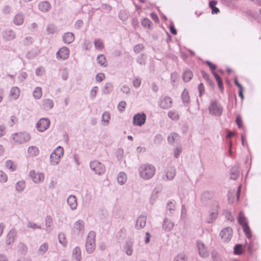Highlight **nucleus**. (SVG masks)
<instances>
[{
    "label": "nucleus",
    "instance_id": "7ed1b4c3",
    "mask_svg": "<svg viewBox=\"0 0 261 261\" xmlns=\"http://www.w3.org/2000/svg\"><path fill=\"white\" fill-rule=\"evenodd\" d=\"M63 154V148L60 146H58L50 155V164L53 166L58 165Z\"/></svg>",
    "mask_w": 261,
    "mask_h": 261
},
{
    "label": "nucleus",
    "instance_id": "b1692460",
    "mask_svg": "<svg viewBox=\"0 0 261 261\" xmlns=\"http://www.w3.org/2000/svg\"><path fill=\"white\" fill-rule=\"evenodd\" d=\"M63 41L65 44H70L74 40V35L72 33L67 32L64 33L62 36Z\"/></svg>",
    "mask_w": 261,
    "mask_h": 261
},
{
    "label": "nucleus",
    "instance_id": "0eeeda50",
    "mask_svg": "<svg viewBox=\"0 0 261 261\" xmlns=\"http://www.w3.org/2000/svg\"><path fill=\"white\" fill-rule=\"evenodd\" d=\"M90 166L91 169L98 175L103 174L106 171L105 165L97 160L91 162Z\"/></svg>",
    "mask_w": 261,
    "mask_h": 261
},
{
    "label": "nucleus",
    "instance_id": "ddd939ff",
    "mask_svg": "<svg viewBox=\"0 0 261 261\" xmlns=\"http://www.w3.org/2000/svg\"><path fill=\"white\" fill-rule=\"evenodd\" d=\"M70 50L67 47H62L56 53V57L58 59L65 60L69 56Z\"/></svg>",
    "mask_w": 261,
    "mask_h": 261
},
{
    "label": "nucleus",
    "instance_id": "58836bf2",
    "mask_svg": "<svg viewBox=\"0 0 261 261\" xmlns=\"http://www.w3.org/2000/svg\"><path fill=\"white\" fill-rule=\"evenodd\" d=\"M6 167L10 171H14L17 169V165L11 160H7L5 163Z\"/></svg>",
    "mask_w": 261,
    "mask_h": 261
},
{
    "label": "nucleus",
    "instance_id": "aec40b11",
    "mask_svg": "<svg viewBox=\"0 0 261 261\" xmlns=\"http://www.w3.org/2000/svg\"><path fill=\"white\" fill-rule=\"evenodd\" d=\"M67 202L72 211L77 208V203L75 196L73 195H69L67 199Z\"/></svg>",
    "mask_w": 261,
    "mask_h": 261
},
{
    "label": "nucleus",
    "instance_id": "4468645a",
    "mask_svg": "<svg viewBox=\"0 0 261 261\" xmlns=\"http://www.w3.org/2000/svg\"><path fill=\"white\" fill-rule=\"evenodd\" d=\"M147 217L145 214H142L138 217L136 221L135 228L137 230L143 228L146 223Z\"/></svg>",
    "mask_w": 261,
    "mask_h": 261
},
{
    "label": "nucleus",
    "instance_id": "423d86ee",
    "mask_svg": "<svg viewBox=\"0 0 261 261\" xmlns=\"http://www.w3.org/2000/svg\"><path fill=\"white\" fill-rule=\"evenodd\" d=\"M208 110L211 114L216 116H219L222 113L223 107L216 100H212L208 107Z\"/></svg>",
    "mask_w": 261,
    "mask_h": 261
},
{
    "label": "nucleus",
    "instance_id": "052dcab7",
    "mask_svg": "<svg viewBox=\"0 0 261 261\" xmlns=\"http://www.w3.org/2000/svg\"><path fill=\"white\" fill-rule=\"evenodd\" d=\"M27 227L29 228H32L33 229H41V226L38 225L37 224L31 222L29 221L27 224Z\"/></svg>",
    "mask_w": 261,
    "mask_h": 261
},
{
    "label": "nucleus",
    "instance_id": "ea45409f",
    "mask_svg": "<svg viewBox=\"0 0 261 261\" xmlns=\"http://www.w3.org/2000/svg\"><path fill=\"white\" fill-rule=\"evenodd\" d=\"M39 152L37 147L34 146H30L28 149V153L32 156H36Z\"/></svg>",
    "mask_w": 261,
    "mask_h": 261
},
{
    "label": "nucleus",
    "instance_id": "3c124183",
    "mask_svg": "<svg viewBox=\"0 0 261 261\" xmlns=\"http://www.w3.org/2000/svg\"><path fill=\"white\" fill-rule=\"evenodd\" d=\"M234 253L237 255H240L243 253V246L242 244H238L234 247Z\"/></svg>",
    "mask_w": 261,
    "mask_h": 261
},
{
    "label": "nucleus",
    "instance_id": "338daca9",
    "mask_svg": "<svg viewBox=\"0 0 261 261\" xmlns=\"http://www.w3.org/2000/svg\"><path fill=\"white\" fill-rule=\"evenodd\" d=\"M141 80L139 77H135L133 81V84L134 87L137 88L140 86Z\"/></svg>",
    "mask_w": 261,
    "mask_h": 261
},
{
    "label": "nucleus",
    "instance_id": "39448f33",
    "mask_svg": "<svg viewBox=\"0 0 261 261\" xmlns=\"http://www.w3.org/2000/svg\"><path fill=\"white\" fill-rule=\"evenodd\" d=\"M238 219L239 224L242 226L243 228V231L245 233L246 237L248 239H251L252 237V234L250 231V229L248 224L246 218L242 212H240L239 213Z\"/></svg>",
    "mask_w": 261,
    "mask_h": 261
},
{
    "label": "nucleus",
    "instance_id": "bb28decb",
    "mask_svg": "<svg viewBox=\"0 0 261 261\" xmlns=\"http://www.w3.org/2000/svg\"><path fill=\"white\" fill-rule=\"evenodd\" d=\"M20 93V89L18 87H13L10 91V96L13 99L16 100L18 98Z\"/></svg>",
    "mask_w": 261,
    "mask_h": 261
},
{
    "label": "nucleus",
    "instance_id": "49530a36",
    "mask_svg": "<svg viewBox=\"0 0 261 261\" xmlns=\"http://www.w3.org/2000/svg\"><path fill=\"white\" fill-rule=\"evenodd\" d=\"M42 89L40 87H37L35 88L33 91V96L36 99H39L42 96Z\"/></svg>",
    "mask_w": 261,
    "mask_h": 261
},
{
    "label": "nucleus",
    "instance_id": "72a5a7b5",
    "mask_svg": "<svg viewBox=\"0 0 261 261\" xmlns=\"http://www.w3.org/2000/svg\"><path fill=\"white\" fill-rule=\"evenodd\" d=\"M27 251V246L23 243H20L18 245V253L20 254H25Z\"/></svg>",
    "mask_w": 261,
    "mask_h": 261
},
{
    "label": "nucleus",
    "instance_id": "6e6552de",
    "mask_svg": "<svg viewBox=\"0 0 261 261\" xmlns=\"http://www.w3.org/2000/svg\"><path fill=\"white\" fill-rule=\"evenodd\" d=\"M158 105L163 109H169L172 107V99L169 96H162L159 100Z\"/></svg>",
    "mask_w": 261,
    "mask_h": 261
},
{
    "label": "nucleus",
    "instance_id": "09e8293b",
    "mask_svg": "<svg viewBox=\"0 0 261 261\" xmlns=\"http://www.w3.org/2000/svg\"><path fill=\"white\" fill-rule=\"evenodd\" d=\"M58 239L59 243L63 246L66 245L67 242L65 238V234L63 232H60L58 234Z\"/></svg>",
    "mask_w": 261,
    "mask_h": 261
},
{
    "label": "nucleus",
    "instance_id": "774afa93",
    "mask_svg": "<svg viewBox=\"0 0 261 261\" xmlns=\"http://www.w3.org/2000/svg\"><path fill=\"white\" fill-rule=\"evenodd\" d=\"M144 48V45L142 44H138L136 45L134 47V51L136 53H139Z\"/></svg>",
    "mask_w": 261,
    "mask_h": 261
},
{
    "label": "nucleus",
    "instance_id": "f8f14e48",
    "mask_svg": "<svg viewBox=\"0 0 261 261\" xmlns=\"http://www.w3.org/2000/svg\"><path fill=\"white\" fill-rule=\"evenodd\" d=\"M146 119V116L145 113H138L135 115L133 117V124L141 126L145 123Z\"/></svg>",
    "mask_w": 261,
    "mask_h": 261
},
{
    "label": "nucleus",
    "instance_id": "393cba45",
    "mask_svg": "<svg viewBox=\"0 0 261 261\" xmlns=\"http://www.w3.org/2000/svg\"><path fill=\"white\" fill-rule=\"evenodd\" d=\"M133 242L132 241H127L125 243L124 249L125 253L130 256L133 253Z\"/></svg>",
    "mask_w": 261,
    "mask_h": 261
},
{
    "label": "nucleus",
    "instance_id": "4be33fe9",
    "mask_svg": "<svg viewBox=\"0 0 261 261\" xmlns=\"http://www.w3.org/2000/svg\"><path fill=\"white\" fill-rule=\"evenodd\" d=\"M174 227V223L168 218H165L164 220L162 227L163 229L167 232H170Z\"/></svg>",
    "mask_w": 261,
    "mask_h": 261
},
{
    "label": "nucleus",
    "instance_id": "4c0bfd02",
    "mask_svg": "<svg viewBox=\"0 0 261 261\" xmlns=\"http://www.w3.org/2000/svg\"><path fill=\"white\" fill-rule=\"evenodd\" d=\"M193 77V73L190 70H185L183 73L182 79L185 82H189Z\"/></svg>",
    "mask_w": 261,
    "mask_h": 261
},
{
    "label": "nucleus",
    "instance_id": "2eb2a0df",
    "mask_svg": "<svg viewBox=\"0 0 261 261\" xmlns=\"http://www.w3.org/2000/svg\"><path fill=\"white\" fill-rule=\"evenodd\" d=\"M197 246L198 249L199 255L203 258H206L208 256L209 252L205 245L201 241L197 242Z\"/></svg>",
    "mask_w": 261,
    "mask_h": 261
},
{
    "label": "nucleus",
    "instance_id": "13d9d810",
    "mask_svg": "<svg viewBox=\"0 0 261 261\" xmlns=\"http://www.w3.org/2000/svg\"><path fill=\"white\" fill-rule=\"evenodd\" d=\"M8 180V176L5 172L2 170H0V182L5 183Z\"/></svg>",
    "mask_w": 261,
    "mask_h": 261
},
{
    "label": "nucleus",
    "instance_id": "37998d69",
    "mask_svg": "<svg viewBox=\"0 0 261 261\" xmlns=\"http://www.w3.org/2000/svg\"><path fill=\"white\" fill-rule=\"evenodd\" d=\"M45 229L46 231L50 230V226L53 224V218L51 216L47 215L45 217Z\"/></svg>",
    "mask_w": 261,
    "mask_h": 261
},
{
    "label": "nucleus",
    "instance_id": "c9c22d12",
    "mask_svg": "<svg viewBox=\"0 0 261 261\" xmlns=\"http://www.w3.org/2000/svg\"><path fill=\"white\" fill-rule=\"evenodd\" d=\"M96 60L97 63L100 66L103 67H106L107 66V64L106 63V58L105 55L102 54L98 55Z\"/></svg>",
    "mask_w": 261,
    "mask_h": 261
},
{
    "label": "nucleus",
    "instance_id": "c03bdc74",
    "mask_svg": "<svg viewBox=\"0 0 261 261\" xmlns=\"http://www.w3.org/2000/svg\"><path fill=\"white\" fill-rule=\"evenodd\" d=\"M213 74L217 82L219 89L222 90L223 89V84L221 77L215 71H213Z\"/></svg>",
    "mask_w": 261,
    "mask_h": 261
},
{
    "label": "nucleus",
    "instance_id": "f3484780",
    "mask_svg": "<svg viewBox=\"0 0 261 261\" xmlns=\"http://www.w3.org/2000/svg\"><path fill=\"white\" fill-rule=\"evenodd\" d=\"M30 176L31 177L33 181L35 183L42 181L44 178V174L43 173H36L34 170H31L30 172Z\"/></svg>",
    "mask_w": 261,
    "mask_h": 261
},
{
    "label": "nucleus",
    "instance_id": "69168bd1",
    "mask_svg": "<svg viewBox=\"0 0 261 261\" xmlns=\"http://www.w3.org/2000/svg\"><path fill=\"white\" fill-rule=\"evenodd\" d=\"M126 103L124 101H121L118 105V109L119 111L121 112H122L124 111L125 107H126Z\"/></svg>",
    "mask_w": 261,
    "mask_h": 261
},
{
    "label": "nucleus",
    "instance_id": "2f4dec72",
    "mask_svg": "<svg viewBox=\"0 0 261 261\" xmlns=\"http://www.w3.org/2000/svg\"><path fill=\"white\" fill-rule=\"evenodd\" d=\"M25 188V182L23 180L17 181L15 185V190L19 193L22 192Z\"/></svg>",
    "mask_w": 261,
    "mask_h": 261
},
{
    "label": "nucleus",
    "instance_id": "dca6fc26",
    "mask_svg": "<svg viewBox=\"0 0 261 261\" xmlns=\"http://www.w3.org/2000/svg\"><path fill=\"white\" fill-rule=\"evenodd\" d=\"M73 230L77 234H83L85 230L84 221L82 220L76 221L74 224Z\"/></svg>",
    "mask_w": 261,
    "mask_h": 261
},
{
    "label": "nucleus",
    "instance_id": "f03ea898",
    "mask_svg": "<svg viewBox=\"0 0 261 261\" xmlns=\"http://www.w3.org/2000/svg\"><path fill=\"white\" fill-rule=\"evenodd\" d=\"M95 232L93 231H90L87 237L85 248L87 252L89 254L93 253L95 250Z\"/></svg>",
    "mask_w": 261,
    "mask_h": 261
},
{
    "label": "nucleus",
    "instance_id": "a878e982",
    "mask_svg": "<svg viewBox=\"0 0 261 261\" xmlns=\"http://www.w3.org/2000/svg\"><path fill=\"white\" fill-rule=\"evenodd\" d=\"M213 196V193L210 191L203 192L200 197V200L203 203H206L211 199Z\"/></svg>",
    "mask_w": 261,
    "mask_h": 261
},
{
    "label": "nucleus",
    "instance_id": "f257e3e1",
    "mask_svg": "<svg viewBox=\"0 0 261 261\" xmlns=\"http://www.w3.org/2000/svg\"><path fill=\"white\" fill-rule=\"evenodd\" d=\"M139 172L142 178L145 179H149L154 175L155 168L151 164H143L139 167Z\"/></svg>",
    "mask_w": 261,
    "mask_h": 261
},
{
    "label": "nucleus",
    "instance_id": "a19ab883",
    "mask_svg": "<svg viewBox=\"0 0 261 261\" xmlns=\"http://www.w3.org/2000/svg\"><path fill=\"white\" fill-rule=\"evenodd\" d=\"M110 119V114L108 112H105L102 115V122L103 125H107Z\"/></svg>",
    "mask_w": 261,
    "mask_h": 261
},
{
    "label": "nucleus",
    "instance_id": "473e14b6",
    "mask_svg": "<svg viewBox=\"0 0 261 261\" xmlns=\"http://www.w3.org/2000/svg\"><path fill=\"white\" fill-rule=\"evenodd\" d=\"M168 116L173 121H177L179 119L178 113L175 110L169 111L168 113Z\"/></svg>",
    "mask_w": 261,
    "mask_h": 261
},
{
    "label": "nucleus",
    "instance_id": "cd10ccee",
    "mask_svg": "<svg viewBox=\"0 0 261 261\" xmlns=\"http://www.w3.org/2000/svg\"><path fill=\"white\" fill-rule=\"evenodd\" d=\"M54 103L50 99H45L42 101L43 108L45 110H49L53 108Z\"/></svg>",
    "mask_w": 261,
    "mask_h": 261
},
{
    "label": "nucleus",
    "instance_id": "680f3d73",
    "mask_svg": "<svg viewBox=\"0 0 261 261\" xmlns=\"http://www.w3.org/2000/svg\"><path fill=\"white\" fill-rule=\"evenodd\" d=\"M61 77L62 79L64 81L67 80L68 77V71L67 68H64L62 69L61 72Z\"/></svg>",
    "mask_w": 261,
    "mask_h": 261
},
{
    "label": "nucleus",
    "instance_id": "c85d7f7f",
    "mask_svg": "<svg viewBox=\"0 0 261 261\" xmlns=\"http://www.w3.org/2000/svg\"><path fill=\"white\" fill-rule=\"evenodd\" d=\"M239 166L238 165H235L230 170V178L232 179L236 180L239 175Z\"/></svg>",
    "mask_w": 261,
    "mask_h": 261
},
{
    "label": "nucleus",
    "instance_id": "412c9836",
    "mask_svg": "<svg viewBox=\"0 0 261 261\" xmlns=\"http://www.w3.org/2000/svg\"><path fill=\"white\" fill-rule=\"evenodd\" d=\"M176 174V169L173 167H169L167 169L166 176L163 177L165 180H172Z\"/></svg>",
    "mask_w": 261,
    "mask_h": 261
},
{
    "label": "nucleus",
    "instance_id": "8fccbe9b",
    "mask_svg": "<svg viewBox=\"0 0 261 261\" xmlns=\"http://www.w3.org/2000/svg\"><path fill=\"white\" fill-rule=\"evenodd\" d=\"M48 248V244L44 243L40 246L38 251L41 255H43L47 251Z\"/></svg>",
    "mask_w": 261,
    "mask_h": 261
},
{
    "label": "nucleus",
    "instance_id": "a18cd8bd",
    "mask_svg": "<svg viewBox=\"0 0 261 261\" xmlns=\"http://www.w3.org/2000/svg\"><path fill=\"white\" fill-rule=\"evenodd\" d=\"M181 99L184 103H188L190 100L189 92L186 89H184L181 94Z\"/></svg>",
    "mask_w": 261,
    "mask_h": 261
},
{
    "label": "nucleus",
    "instance_id": "5fc2aeb1",
    "mask_svg": "<svg viewBox=\"0 0 261 261\" xmlns=\"http://www.w3.org/2000/svg\"><path fill=\"white\" fill-rule=\"evenodd\" d=\"M141 24L144 27L147 29H150L152 23L149 19L144 18L142 20Z\"/></svg>",
    "mask_w": 261,
    "mask_h": 261
},
{
    "label": "nucleus",
    "instance_id": "bf43d9fd",
    "mask_svg": "<svg viewBox=\"0 0 261 261\" xmlns=\"http://www.w3.org/2000/svg\"><path fill=\"white\" fill-rule=\"evenodd\" d=\"M33 42V38L30 36L25 37L22 43L24 45H30Z\"/></svg>",
    "mask_w": 261,
    "mask_h": 261
},
{
    "label": "nucleus",
    "instance_id": "1a4fd4ad",
    "mask_svg": "<svg viewBox=\"0 0 261 261\" xmlns=\"http://www.w3.org/2000/svg\"><path fill=\"white\" fill-rule=\"evenodd\" d=\"M219 205L217 201H214L213 203V208L210 211V217L206 219V222L207 223H212L217 218L218 209Z\"/></svg>",
    "mask_w": 261,
    "mask_h": 261
},
{
    "label": "nucleus",
    "instance_id": "6ab92c4d",
    "mask_svg": "<svg viewBox=\"0 0 261 261\" xmlns=\"http://www.w3.org/2000/svg\"><path fill=\"white\" fill-rule=\"evenodd\" d=\"M17 230L14 228H12L9 231L7 236L6 241V244L7 245H10L14 242L15 239L17 236Z\"/></svg>",
    "mask_w": 261,
    "mask_h": 261
},
{
    "label": "nucleus",
    "instance_id": "6e6d98bb",
    "mask_svg": "<svg viewBox=\"0 0 261 261\" xmlns=\"http://www.w3.org/2000/svg\"><path fill=\"white\" fill-rule=\"evenodd\" d=\"M137 62L140 65H144L146 64V56L144 54L138 56Z\"/></svg>",
    "mask_w": 261,
    "mask_h": 261
},
{
    "label": "nucleus",
    "instance_id": "e2e57ef3",
    "mask_svg": "<svg viewBox=\"0 0 261 261\" xmlns=\"http://www.w3.org/2000/svg\"><path fill=\"white\" fill-rule=\"evenodd\" d=\"M174 261H187L184 254H179L174 258Z\"/></svg>",
    "mask_w": 261,
    "mask_h": 261
},
{
    "label": "nucleus",
    "instance_id": "9d476101",
    "mask_svg": "<svg viewBox=\"0 0 261 261\" xmlns=\"http://www.w3.org/2000/svg\"><path fill=\"white\" fill-rule=\"evenodd\" d=\"M219 235L224 242H228L232 237V229L230 227H225L220 232Z\"/></svg>",
    "mask_w": 261,
    "mask_h": 261
},
{
    "label": "nucleus",
    "instance_id": "de8ad7c7",
    "mask_svg": "<svg viewBox=\"0 0 261 261\" xmlns=\"http://www.w3.org/2000/svg\"><path fill=\"white\" fill-rule=\"evenodd\" d=\"M94 46L96 49L98 50H102L103 47V43L101 39H96L94 40Z\"/></svg>",
    "mask_w": 261,
    "mask_h": 261
},
{
    "label": "nucleus",
    "instance_id": "20e7f679",
    "mask_svg": "<svg viewBox=\"0 0 261 261\" xmlns=\"http://www.w3.org/2000/svg\"><path fill=\"white\" fill-rule=\"evenodd\" d=\"M31 138L30 134L26 132L16 133L11 135L12 139L15 143L19 144L28 142Z\"/></svg>",
    "mask_w": 261,
    "mask_h": 261
},
{
    "label": "nucleus",
    "instance_id": "0e129e2a",
    "mask_svg": "<svg viewBox=\"0 0 261 261\" xmlns=\"http://www.w3.org/2000/svg\"><path fill=\"white\" fill-rule=\"evenodd\" d=\"M223 213H224V215H225V218L227 220L230 221H232L233 220V218L230 212H229L227 210H225Z\"/></svg>",
    "mask_w": 261,
    "mask_h": 261
},
{
    "label": "nucleus",
    "instance_id": "79ce46f5",
    "mask_svg": "<svg viewBox=\"0 0 261 261\" xmlns=\"http://www.w3.org/2000/svg\"><path fill=\"white\" fill-rule=\"evenodd\" d=\"M175 203L174 201H169L166 206V210L169 212V215L172 214L175 210Z\"/></svg>",
    "mask_w": 261,
    "mask_h": 261
},
{
    "label": "nucleus",
    "instance_id": "9b49d317",
    "mask_svg": "<svg viewBox=\"0 0 261 261\" xmlns=\"http://www.w3.org/2000/svg\"><path fill=\"white\" fill-rule=\"evenodd\" d=\"M50 125V120L48 118H41L37 123L36 127L38 131L43 132Z\"/></svg>",
    "mask_w": 261,
    "mask_h": 261
},
{
    "label": "nucleus",
    "instance_id": "603ef678",
    "mask_svg": "<svg viewBox=\"0 0 261 261\" xmlns=\"http://www.w3.org/2000/svg\"><path fill=\"white\" fill-rule=\"evenodd\" d=\"M46 31L48 34H53L57 31L56 27L53 24H49L47 25Z\"/></svg>",
    "mask_w": 261,
    "mask_h": 261
},
{
    "label": "nucleus",
    "instance_id": "5701e85b",
    "mask_svg": "<svg viewBox=\"0 0 261 261\" xmlns=\"http://www.w3.org/2000/svg\"><path fill=\"white\" fill-rule=\"evenodd\" d=\"M39 10L43 12H47L51 9V5L48 1H42L38 4Z\"/></svg>",
    "mask_w": 261,
    "mask_h": 261
},
{
    "label": "nucleus",
    "instance_id": "c756f323",
    "mask_svg": "<svg viewBox=\"0 0 261 261\" xmlns=\"http://www.w3.org/2000/svg\"><path fill=\"white\" fill-rule=\"evenodd\" d=\"M72 257L76 261H80L81 260V250L79 247H76L73 249L72 253Z\"/></svg>",
    "mask_w": 261,
    "mask_h": 261
},
{
    "label": "nucleus",
    "instance_id": "a211bd4d",
    "mask_svg": "<svg viewBox=\"0 0 261 261\" xmlns=\"http://www.w3.org/2000/svg\"><path fill=\"white\" fill-rule=\"evenodd\" d=\"M2 35L5 40L7 41H11L15 38L16 34L12 30L6 29L3 31Z\"/></svg>",
    "mask_w": 261,
    "mask_h": 261
},
{
    "label": "nucleus",
    "instance_id": "f704fd0d",
    "mask_svg": "<svg viewBox=\"0 0 261 261\" xmlns=\"http://www.w3.org/2000/svg\"><path fill=\"white\" fill-rule=\"evenodd\" d=\"M127 176L125 173L121 172H120L117 176V181L119 184L122 185L126 181Z\"/></svg>",
    "mask_w": 261,
    "mask_h": 261
},
{
    "label": "nucleus",
    "instance_id": "4d7b16f0",
    "mask_svg": "<svg viewBox=\"0 0 261 261\" xmlns=\"http://www.w3.org/2000/svg\"><path fill=\"white\" fill-rule=\"evenodd\" d=\"M163 140V137L162 135L158 134L155 135L153 139V142L155 144L159 145L161 143Z\"/></svg>",
    "mask_w": 261,
    "mask_h": 261
},
{
    "label": "nucleus",
    "instance_id": "7c9ffc66",
    "mask_svg": "<svg viewBox=\"0 0 261 261\" xmlns=\"http://www.w3.org/2000/svg\"><path fill=\"white\" fill-rule=\"evenodd\" d=\"M24 21V16L22 13L16 14L14 18L13 22L15 24L20 25L22 24Z\"/></svg>",
    "mask_w": 261,
    "mask_h": 261
},
{
    "label": "nucleus",
    "instance_id": "864d4df0",
    "mask_svg": "<svg viewBox=\"0 0 261 261\" xmlns=\"http://www.w3.org/2000/svg\"><path fill=\"white\" fill-rule=\"evenodd\" d=\"M178 137L179 136L177 134L175 133H171L167 138L168 142L170 144H172L175 141V140L178 138Z\"/></svg>",
    "mask_w": 261,
    "mask_h": 261
},
{
    "label": "nucleus",
    "instance_id": "e433bc0d",
    "mask_svg": "<svg viewBox=\"0 0 261 261\" xmlns=\"http://www.w3.org/2000/svg\"><path fill=\"white\" fill-rule=\"evenodd\" d=\"M113 89L112 84L110 83H106L102 89V92L105 94L110 93Z\"/></svg>",
    "mask_w": 261,
    "mask_h": 261
}]
</instances>
